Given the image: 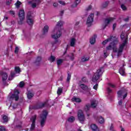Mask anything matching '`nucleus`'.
Here are the masks:
<instances>
[{"mask_svg": "<svg viewBox=\"0 0 131 131\" xmlns=\"http://www.w3.org/2000/svg\"><path fill=\"white\" fill-rule=\"evenodd\" d=\"M61 35H62V32H61V31L58 28H55L53 31V34H52L51 36L52 38L54 39H55L54 42H52V46H54L55 43H57L59 42V40H58V38L61 37Z\"/></svg>", "mask_w": 131, "mask_h": 131, "instance_id": "obj_1", "label": "nucleus"}, {"mask_svg": "<svg viewBox=\"0 0 131 131\" xmlns=\"http://www.w3.org/2000/svg\"><path fill=\"white\" fill-rule=\"evenodd\" d=\"M120 37L122 40H124V42L121 45H120L119 47L118 51V56H119V55L121 54V52H123V49L124 48V47H125V45H126V42L128 38V36L126 35V36H124V33H122V34L120 35Z\"/></svg>", "mask_w": 131, "mask_h": 131, "instance_id": "obj_2", "label": "nucleus"}, {"mask_svg": "<svg viewBox=\"0 0 131 131\" xmlns=\"http://www.w3.org/2000/svg\"><path fill=\"white\" fill-rule=\"evenodd\" d=\"M47 116H48V112L43 111L42 114L40 116V125L41 127H43L46 124V120H47Z\"/></svg>", "mask_w": 131, "mask_h": 131, "instance_id": "obj_3", "label": "nucleus"}, {"mask_svg": "<svg viewBox=\"0 0 131 131\" xmlns=\"http://www.w3.org/2000/svg\"><path fill=\"white\" fill-rule=\"evenodd\" d=\"M104 72V71H103V68H100L98 69L96 73L94 74L93 78H92V81L93 82H96L99 78H100V76L103 74V73Z\"/></svg>", "mask_w": 131, "mask_h": 131, "instance_id": "obj_4", "label": "nucleus"}, {"mask_svg": "<svg viewBox=\"0 0 131 131\" xmlns=\"http://www.w3.org/2000/svg\"><path fill=\"white\" fill-rule=\"evenodd\" d=\"M112 42L110 43V45L106 47V50H113V52L115 53H118V50H117V48H116V45L118 42H116L114 40H112Z\"/></svg>", "mask_w": 131, "mask_h": 131, "instance_id": "obj_5", "label": "nucleus"}, {"mask_svg": "<svg viewBox=\"0 0 131 131\" xmlns=\"http://www.w3.org/2000/svg\"><path fill=\"white\" fill-rule=\"evenodd\" d=\"M18 17L19 18V21H18V24L19 25H22L23 24V21L25 19V12L24 10L20 9L18 13Z\"/></svg>", "mask_w": 131, "mask_h": 131, "instance_id": "obj_6", "label": "nucleus"}, {"mask_svg": "<svg viewBox=\"0 0 131 131\" xmlns=\"http://www.w3.org/2000/svg\"><path fill=\"white\" fill-rule=\"evenodd\" d=\"M0 75L2 77V83L3 85H8L7 80L8 79V74L5 72H0Z\"/></svg>", "mask_w": 131, "mask_h": 131, "instance_id": "obj_7", "label": "nucleus"}, {"mask_svg": "<svg viewBox=\"0 0 131 131\" xmlns=\"http://www.w3.org/2000/svg\"><path fill=\"white\" fill-rule=\"evenodd\" d=\"M19 94H20L19 91H18L17 89H15L14 94H13L12 96L10 97V100H15V101H18V100H19Z\"/></svg>", "mask_w": 131, "mask_h": 131, "instance_id": "obj_8", "label": "nucleus"}, {"mask_svg": "<svg viewBox=\"0 0 131 131\" xmlns=\"http://www.w3.org/2000/svg\"><path fill=\"white\" fill-rule=\"evenodd\" d=\"M78 119L79 121L82 123H83L85 121V117H84V115L83 114V112L81 110H79L78 112Z\"/></svg>", "mask_w": 131, "mask_h": 131, "instance_id": "obj_9", "label": "nucleus"}, {"mask_svg": "<svg viewBox=\"0 0 131 131\" xmlns=\"http://www.w3.org/2000/svg\"><path fill=\"white\" fill-rule=\"evenodd\" d=\"M30 120L32 124L30 128V130H34V129H35V121L36 120V116H33L31 118Z\"/></svg>", "mask_w": 131, "mask_h": 131, "instance_id": "obj_10", "label": "nucleus"}, {"mask_svg": "<svg viewBox=\"0 0 131 131\" xmlns=\"http://www.w3.org/2000/svg\"><path fill=\"white\" fill-rule=\"evenodd\" d=\"M27 22L29 25H33V19L31 16V12L29 11L28 12L27 15Z\"/></svg>", "mask_w": 131, "mask_h": 131, "instance_id": "obj_11", "label": "nucleus"}, {"mask_svg": "<svg viewBox=\"0 0 131 131\" xmlns=\"http://www.w3.org/2000/svg\"><path fill=\"white\" fill-rule=\"evenodd\" d=\"M112 40H114V41H116V42H118V39L116 38L115 36H111L110 38H108L104 41H103L102 42V44L103 45V46H105L108 42V41H112Z\"/></svg>", "mask_w": 131, "mask_h": 131, "instance_id": "obj_12", "label": "nucleus"}, {"mask_svg": "<svg viewBox=\"0 0 131 131\" xmlns=\"http://www.w3.org/2000/svg\"><path fill=\"white\" fill-rule=\"evenodd\" d=\"M117 95L118 98H121V96H122V95H124L123 99V100H124V99H125V97H127V92H126V90H120L118 91Z\"/></svg>", "mask_w": 131, "mask_h": 131, "instance_id": "obj_13", "label": "nucleus"}, {"mask_svg": "<svg viewBox=\"0 0 131 131\" xmlns=\"http://www.w3.org/2000/svg\"><path fill=\"white\" fill-rule=\"evenodd\" d=\"M92 22H94V14L91 13L87 18L86 24L91 25Z\"/></svg>", "mask_w": 131, "mask_h": 131, "instance_id": "obj_14", "label": "nucleus"}, {"mask_svg": "<svg viewBox=\"0 0 131 131\" xmlns=\"http://www.w3.org/2000/svg\"><path fill=\"white\" fill-rule=\"evenodd\" d=\"M27 95L28 99L30 100V99H32V98H33L34 96V92H33L32 90H29L28 91Z\"/></svg>", "mask_w": 131, "mask_h": 131, "instance_id": "obj_15", "label": "nucleus"}, {"mask_svg": "<svg viewBox=\"0 0 131 131\" xmlns=\"http://www.w3.org/2000/svg\"><path fill=\"white\" fill-rule=\"evenodd\" d=\"M113 18H107L105 20V25H103V29H105L107 26L111 22V21H113Z\"/></svg>", "mask_w": 131, "mask_h": 131, "instance_id": "obj_16", "label": "nucleus"}, {"mask_svg": "<svg viewBox=\"0 0 131 131\" xmlns=\"http://www.w3.org/2000/svg\"><path fill=\"white\" fill-rule=\"evenodd\" d=\"M98 101L96 100H94L91 102V105H90L91 107L92 108H96L97 106H98Z\"/></svg>", "mask_w": 131, "mask_h": 131, "instance_id": "obj_17", "label": "nucleus"}, {"mask_svg": "<svg viewBox=\"0 0 131 131\" xmlns=\"http://www.w3.org/2000/svg\"><path fill=\"white\" fill-rule=\"evenodd\" d=\"M79 86L84 91V92L89 89V87L84 84H81L79 85Z\"/></svg>", "mask_w": 131, "mask_h": 131, "instance_id": "obj_18", "label": "nucleus"}, {"mask_svg": "<svg viewBox=\"0 0 131 131\" xmlns=\"http://www.w3.org/2000/svg\"><path fill=\"white\" fill-rule=\"evenodd\" d=\"M97 37V35H94V37L90 38V42L91 45H94L96 42V38Z\"/></svg>", "mask_w": 131, "mask_h": 131, "instance_id": "obj_19", "label": "nucleus"}, {"mask_svg": "<svg viewBox=\"0 0 131 131\" xmlns=\"http://www.w3.org/2000/svg\"><path fill=\"white\" fill-rule=\"evenodd\" d=\"M119 72L121 75L122 76H124V74H125V71L124 70V68L123 67H121L119 70Z\"/></svg>", "mask_w": 131, "mask_h": 131, "instance_id": "obj_20", "label": "nucleus"}, {"mask_svg": "<svg viewBox=\"0 0 131 131\" xmlns=\"http://www.w3.org/2000/svg\"><path fill=\"white\" fill-rule=\"evenodd\" d=\"M75 42H76V39L74 38H71L70 41V46L74 47V46H75Z\"/></svg>", "mask_w": 131, "mask_h": 131, "instance_id": "obj_21", "label": "nucleus"}, {"mask_svg": "<svg viewBox=\"0 0 131 131\" xmlns=\"http://www.w3.org/2000/svg\"><path fill=\"white\" fill-rule=\"evenodd\" d=\"M15 75H16V73L11 72L10 75L8 77V80H12L14 77H15Z\"/></svg>", "mask_w": 131, "mask_h": 131, "instance_id": "obj_22", "label": "nucleus"}, {"mask_svg": "<svg viewBox=\"0 0 131 131\" xmlns=\"http://www.w3.org/2000/svg\"><path fill=\"white\" fill-rule=\"evenodd\" d=\"M72 100L73 102H76L77 103H80V102H81V99H80V98H77V97H74L72 99Z\"/></svg>", "mask_w": 131, "mask_h": 131, "instance_id": "obj_23", "label": "nucleus"}, {"mask_svg": "<svg viewBox=\"0 0 131 131\" xmlns=\"http://www.w3.org/2000/svg\"><path fill=\"white\" fill-rule=\"evenodd\" d=\"M3 123H6L9 121V118L6 115H2Z\"/></svg>", "mask_w": 131, "mask_h": 131, "instance_id": "obj_24", "label": "nucleus"}, {"mask_svg": "<svg viewBox=\"0 0 131 131\" xmlns=\"http://www.w3.org/2000/svg\"><path fill=\"white\" fill-rule=\"evenodd\" d=\"M91 128L93 131H97L98 130V126H97L96 124H93L91 125Z\"/></svg>", "mask_w": 131, "mask_h": 131, "instance_id": "obj_25", "label": "nucleus"}, {"mask_svg": "<svg viewBox=\"0 0 131 131\" xmlns=\"http://www.w3.org/2000/svg\"><path fill=\"white\" fill-rule=\"evenodd\" d=\"M84 94L87 96H91L92 94L91 93V88H88L84 92Z\"/></svg>", "mask_w": 131, "mask_h": 131, "instance_id": "obj_26", "label": "nucleus"}, {"mask_svg": "<svg viewBox=\"0 0 131 131\" xmlns=\"http://www.w3.org/2000/svg\"><path fill=\"white\" fill-rule=\"evenodd\" d=\"M84 111L86 112H88L91 109V104H87L85 105V107H84Z\"/></svg>", "mask_w": 131, "mask_h": 131, "instance_id": "obj_27", "label": "nucleus"}, {"mask_svg": "<svg viewBox=\"0 0 131 131\" xmlns=\"http://www.w3.org/2000/svg\"><path fill=\"white\" fill-rule=\"evenodd\" d=\"M48 60L50 61V62H51V63H53V62H55L56 57L53 55H51Z\"/></svg>", "mask_w": 131, "mask_h": 131, "instance_id": "obj_28", "label": "nucleus"}, {"mask_svg": "<svg viewBox=\"0 0 131 131\" xmlns=\"http://www.w3.org/2000/svg\"><path fill=\"white\" fill-rule=\"evenodd\" d=\"M48 31H49V26H45L43 29V34H46V33H48Z\"/></svg>", "mask_w": 131, "mask_h": 131, "instance_id": "obj_29", "label": "nucleus"}, {"mask_svg": "<svg viewBox=\"0 0 131 131\" xmlns=\"http://www.w3.org/2000/svg\"><path fill=\"white\" fill-rule=\"evenodd\" d=\"M63 62H64V59H57V66H60V65H61V64H62Z\"/></svg>", "mask_w": 131, "mask_h": 131, "instance_id": "obj_30", "label": "nucleus"}, {"mask_svg": "<svg viewBox=\"0 0 131 131\" xmlns=\"http://www.w3.org/2000/svg\"><path fill=\"white\" fill-rule=\"evenodd\" d=\"M90 60V57H82L81 58V62H88Z\"/></svg>", "mask_w": 131, "mask_h": 131, "instance_id": "obj_31", "label": "nucleus"}, {"mask_svg": "<svg viewBox=\"0 0 131 131\" xmlns=\"http://www.w3.org/2000/svg\"><path fill=\"white\" fill-rule=\"evenodd\" d=\"M47 104H48V101H46L44 103H41L39 104V108H43V107L45 106H46V105H47Z\"/></svg>", "mask_w": 131, "mask_h": 131, "instance_id": "obj_32", "label": "nucleus"}, {"mask_svg": "<svg viewBox=\"0 0 131 131\" xmlns=\"http://www.w3.org/2000/svg\"><path fill=\"white\" fill-rule=\"evenodd\" d=\"M68 120L69 122H73V121H74V120H75V118H74V117H73V116H71L68 118Z\"/></svg>", "mask_w": 131, "mask_h": 131, "instance_id": "obj_33", "label": "nucleus"}, {"mask_svg": "<svg viewBox=\"0 0 131 131\" xmlns=\"http://www.w3.org/2000/svg\"><path fill=\"white\" fill-rule=\"evenodd\" d=\"M61 93H63V90L62 88H58L57 91V95H61Z\"/></svg>", "mask_w": 131, "mask_h": 131, "instance_id": "obj_34", "label": "nucleus"}, {"mask_svg": "<svg viewBox=\"0 0 131 131\" xmlns=\"http://www.w3.org/2000/svg\"><path fill=\"white\" fill-rule=\"evenodd\" d=\"M70 79H71V74L70 73L68 72L67 81H70Z\"/></svg>", "mask_w": 131, "mask_h": 131, "instance_id": "obj_35", "label": "nucleus"}, {"mask_svg": "<svg viewBox=\"0 0 131 131\" xmlns=\"http://www.w3.org/2000/svg\"><path fill=\"white\" fill-rule=\"evenodd\" d=\"M99 123H103L104 122V119L102 116H100L98 119Z\"/></svg>", "mask_w": 131, "mask_h": 131, "instance_id": "obj_36", "label": "nucleus"}, {"mask_svg": "<svg viewBox=\"0 0 131 131\" xmlns=\"http://www.w3.org/2000/svg\"><path fill=\"white\" fill-rule=\"evenodd\" d=\"M16 8H19L21 5V2L19 1H17V2L15 4Z\"/></svg>", "mask_w": 131, "mask_h": 131, "instance_id": "obj_37", "label": "nucleus"}, {"mask_svg": "<svg viewBox=\"0 0 131 131\" xmlns=\"http://www.w3.org/2000/svg\"><path fill=\"white\" fill-rule=\"evenodd\" d=\"M109 5V2L106 1L103 4H102V8H106Z\"/></svg>", "mask_w": 131, "mask_h": 131, "instance_id": "obj_38", "label": "nucleus"}, {"mask_svg": "<svg viewBox=\"0 0 131 131\" xmlns=\"http://www.w3.org/2000/svg\"><path fill=\"white\" fill-rule=\"evenodd\" d=\"M62 25H63V23H62V21H58L57 23V24L56 25V28H57V27H61V26H62Z\"/></svg>", "mask_w": 131, "mask_h": 131, "instance_id": "obj_39", "label": "nucleus"}, {"mask_svg": "<svg viewBox=\"0 0 131 131\" xmlns=\"http://www.w3.org/2000/svg\"><path fill=\"white\" fill-rule=\"evenodd\" d=\"M15 72H16V73H19V72H21V70H20V68H19L18 67H16L15 68Z\"/></svg>", "mask_w": 131, "mask_h": 131, "instance_id": "obj_40", "label": "nucleus"}, {"mask_svg": "<svg viewBox=\"0 0 131 131\" xmlns=\"http://www.w3.org/2000/svg\"><path fill=\"white\" fill-rule=\"evenodd\" d=\"M121 8L122 10H123V11H126V10H127L126 7L125 6H124V4H122L121 5Z\"/></svg>", "mask_w": 131, "mask_h": 131, "instance_id": "obj_41", "label": "nucleus"}, {"mask_svg": "<svg viewBox=\"0 0 131 131\" xmlns=\"http://www.w3.org/2000/svg\"><path fill=\"white\" fill-rule=\"evenodd\" d=\"M68 57H70L72 61H73V60H74V54H73V53H71L70 56L68 55Z\"/></svg>", "mask_w": 131, "mask_h": 131, "instance_id": "obj_42", "label": "nucleus"}, {"mask_svg": "<svg viewBox=\"0 0 131 131\" xmlns=\"http://www.w3.org/2000/svg\"><path fill=\"white\" fill-rule=\"evenodd\" d=\"M24 85H25V83H24V81H21L19 82V88H23Z\"/></svg>", "mask_w": 131, "mask_h": 131, "instance_id": "obj_43", "label": "nucleus"}, {"mask_svg": "<svg viewBox=\"0 0 131 131\" xmlns=\"http://www.w3.org/2000/svg\"><path fill=\"white\" fill-rule=\"evenodd\" d=\"M36 61L37 62H39L40 63L41 61V57L40 56H38L36 59Z\"/></svg>", "mask_w": 131, "mask_h": 131, "instance_id": "obj_44", "label": "nucleus"}, {"mask_svg": "<svg viewBox=\"0 0 131 131\" xmlns=\"http://www.w3.org/2000/svg\"><path fill=\"white\" fill-rule=\"evenodd\" d=\"M34 63L35 66H37V67L40 66V62L38 61H35Z\"/></svg>", "mask_w": 131, "mask_h": 131, "instance_id": "obj_45", "label": "nucleus"}, {"mask_svg": "<svg viewBox=\"0 0 131 131\" xmlns=\"http://www.w3.org/2000/svg\"><path fill=\"white\" fill-rule=\"evenodd\" d=\"M82 81H83V82H88V79L85 77H83L82 78Z\"/></svg>", "mask_w": 131, "mask_h": 131, "instance_id": "obj_46", "label": "nucleus"}, {"mask_svg": "<svg viewBox=\"0 0 131 131\" xmlns=\"http://www.w3.org/2000/svg\"><path fill=\"white\" fill-rule=\"evenodd\" d=\"M18 52H19V48L16 47L14 51L15 54H18Z\"/></svg>", "mask_w": 131, "mask_h": 131, "instance_id": "obj_47", "label": "nucleus"}, {"mask_svg": "<svg viewBox=\"0 0 131 131\" xmlns=\"http://www.w3.org/2000/svg\"><path fill=\"white\" fill-rule=\"evenodd\" d=\"M17 107H18V104H17V103L14 104L12 105L13 109H16V108H17Z\"/></svg>", "mask_w": 131, "mask_h": 131, "instance_id": "obj_48", "label": "nucleus"}, {"mask_svg": "<svg viewBox=\"0 0 131 131\" xmlns=\"http://www.w3.org/2000/svg\"><path fill=\"white\" fill-rule=\"evenodd\" d=\"M59 4H60V5H62V6H65V2L61 1H58Z\"/></svg>", "mask_w": 131, "mask_h": 131, "instance_id": "obj_49", "label": "nucleus"}, {"mask_svg": "<svg viewBox=\"0 0 131 131\" xmlns=\"http://www.w3.org/2000/svg\"><path fill=\"white\" fill-rule=\"evenodd\" d=\"M76 7H77V5L75 2H74L72 5V8H76Z\"/></svg>", "mask_w": 131, "mask_h": 131, "instance_id": "obj_50", "label": "nucleus"}, {"mask_svg": "<svg viewBox=\"0 0 131 131\" xmlns=\"http://www.w3.org/2000/svg\"><path fill=\"white\" fill-rule=\"evenodd\" d=\"M6 129H5V127L0 126V131H5Z\"/></svg>", "mask_w": 131, "mask_h": 131, "instance_id": "obj_51", "label": "nucleus"}, {"mask_svg": "<svg viewBox=\"0 0 131 131\" xmlns=\"http://www.w3.org/2000/svg\"><path fill=\"white\" fill-rule=\"evenodd\" d=\"M90 10H92V5H90L86 9V11H90Z\"/></svg>", "mask_w": 131, "mask_h": 131, "instance_id": "obj_52", "label": "nucleus"}, {"mask_svg": "<svg viewBox=\"0 0 131 131\" xmlns=\"http://www.w3.org/2000/svg\"><path fill=\"white\" fill-rule=\"evenodd\" d=\"M108 85H109V86H111V88H115V85H114L112 83H108Z\"/></svg>", "mask_w": 131, "mask_h": 131, "instance_id": "obj_53", "label": "nucleus"}, {"mask_svg": "<svg viewBox=\"0 0 131 131\" xmlns=\"http://www.w3.org/2000/svg\"><path fill=\"white\" fill-rule=\"evenodd\" d=\"M94 90H96L97 91V89H98V84H96L94 86H93Z\"/></svg>", "mask_w": 131, "mask_h": 131, "instance_id": "obj_54", "label": "nucleus"}, {"mask_svg": "<svg viewBox=\"0 0 131 131\" xmlns=\"http://www.w3.org/2000/svg\"><path fill=\"white\" fill-rule=\"evenodd\" d=\"M12 2V0H7L6 4L7 5H10Z\"/></svg>", "mask_w": 131, "mask_h": 131, "instance_id": "obj_55", "label": "nucleus"}, {"mask_svg": "<svg viewBox=\"0 0 131 131\" xmlns=\"http://www.w3.org/2000/svg\"><path fill=\"white\" fill-rule=\"evenodd\" d=\"M114 128V127L113 126V124H111V127H110V130H115L113 129Z\"/></svg>", "mask_w": 131, "mask_h": 131, "instance_id": "obj_56", "label": "nucleus"}, {"mask_svg": "<svg viewBox=\"0 0 131 131\" xmlns=\"http://www.w3.org/2000/svg\"><path fill=\"white\" fill-rule=\"evenodd\" d=\"M32 7L33 8H36V3L32 4Z\"/></svg>", "mask_w": 131, "mask_h": 131, "instance_id": "obj_57", "label": "nucleus"}, {"mask_svg": "<svg viewBox=\"0 0 131 131\" xmlns=\"http://www.w3.org/2000/svg\"><path fill=\"white\" fill-rule=\"evenodd\" d=\"M107 91L109 94H110V93L112 92V90L111 89H110V88H107Z\"/></svg>", "mask_w": 131, "mask_h": 131, "instance_id": "obj_58", "label": "nucleus"}, {"mask_svg": "<svg viewBox=\"0 0 131 131\" xmlns=\"http://www.w3.org/2000/svg\"><path fill=\"white\" fill-rule=\"evenodd\" d=\"M128 20H129V18L128 17H127L126 18L124 19V21H125V22H128Z\"/></svg>", "mask_w": 131, "mask_h": 131, "instance_id": "obj_59", "label": "nucleus"}, {"mask_svg": "<svg viewBox=\"0 0 131 131\" xmlns=\"http://www.w3.org/2000/svg\"><path fill=\"white\" fill-rule=\"evenodd\" d=\"M10 13L12 16H15V12L13 11H10Z\"/></svg>", "mask_w": 131, "mask_h": 131, "instance_id": "obj_60", "label": "nucleus"}, {"mask_svg": "<svg viewBox=\"0 0 131 131\" xmlns=\"http://www.w3.org/2000/svg\"><path fill=\"white\" fill-rule=\"evenodd\" d=\"M75 3L77 4L78 5V4H79L80 3V0H76V1L75 2Z\"/></svg>", "mask_w": 131, "mask_h": 131, "instance_id": "obj_61", "label": "nucleus"}, {"mask_svg": "<svg viewBox=\"0 0 131 131\" xmlns=\"http://www.w3.org/2000/svg\"><path fill=\"white\" fill-rule=\"evenodd\" d=\"M118 105H119L120 106H121V105H122V100H120L118 102Z\"/></svg>", "mask_w": 131, "mask_h": 131, "instance_id": "obj_62", "label": "nucleus"}, {"mask_svg": "<svg viewBox=\"0 0 131 131\" xmlns=\"http://www.w3.org/2000/svg\"><path fill=\"white\" fill-rule=\"evenodd\" d=\"M116 28V24H114L113 25V30H114V29H115Z\"/></svg>", "mask_w": 131, "mask_h": 131, "instance_id": "obj_63", "label": "nucleus"}, {"mask_svg": "<svg viewBox=\"0 0 131 131\" xmlns=\"http://www.w3.org/2000/svg\"><path fill=\"white\" fill-rule=\"evenodd\" d=\"M53 6H54V7H58V3H54L53 4Z\"/></svg>", "mask_w": 131, "mask_h": 131, "instance_id": "obj_64", "label": "nucleus"}]
</instances>
